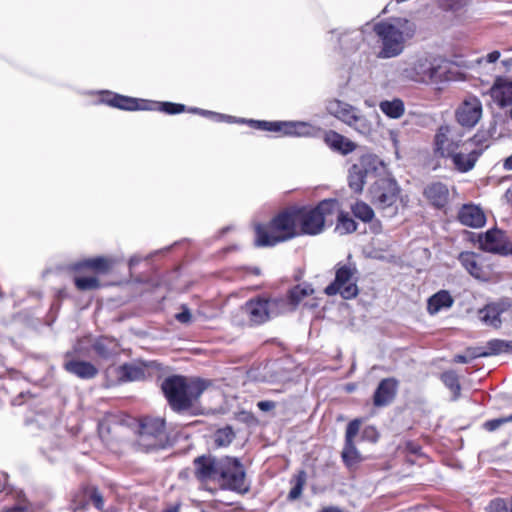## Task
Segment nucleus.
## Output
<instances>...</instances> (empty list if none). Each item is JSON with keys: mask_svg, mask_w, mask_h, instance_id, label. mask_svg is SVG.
<instances>
[{"mask_svg": "<svg viewBox=\"0 0 512 512\" xmlns=\"http://www.w3.org/2000/svg\"><path fill=\"white\" fill-rule=\"evenodd\" d=\"M353 215L359 220L368 223L371 222L375 216V213L370 205L363 201H357L351 206Z\"/></svg>", "mask_w": 512, "mask_h": 512, "instance_id": "nucleus-37", "label": "nucleus"}, {"mask_svg": "<svg viewBox=\"0 0 512 512\" xmlns=\"http://www.w3.org/2000/svg\"><path fill=\"white\" fill-rule=\"evenodd\" d=\"M341 456L347 467H352L362 461L354 442H345Z\"/></svg>", "mask_w": 512, "mask_h": 512, "instance_id": "nucleus-36", "label": "nucleus"}, {"mask_svg": "<svg viewBox=\"0 0 512 512\" xmlns=\"http://www.w3.org/2000/svg\"><path fill=\"white\" fill-rule=\"evenodd\" d=\"M458 219L463 225L472 228H480L486 223L483 210L474 204L463 205L458 212Z\"/></svg>", "mask_w": 512, "mask_h": 512, "instance_id": "nucleus-24", "label": "nucleus"}, {"mask_svg": "<svg viewBox=\"0 0 512 512\" xmlns=\"http://www.w3.org/2000/svg\"><path fill=\"white\" fill-rule=\"evenodd\" d=\"M200 111H201V109H199V108H192V109H190V112H193V113L200 114Z\"/></svg>", "mask_w": 512, "mask_h": 512, "instance_id": "nucleus-62", "label": "nucleus"}, {"mask_svg": "<svg viewBox=\"0 0 512 512\" xmlns=\"http://www.w3.org/2000/svg\"><path fill=\"white\" fill-rule=\"evenodd\" d=\"M307 479L306 472L300 470L291 480L293 487L291 488L288 499L290 501L297 500L301 495Z\"/></svg>", "mask_w": 512, "mask_h": 512, "instance_id": "nucleus-38", "label": "nucleus"}, {"mask_svg": "<svg viewBox=\"0 0 512 512\" xmlns=\"http://www.w3.org/2000/svg\"><path fill=\"white\" fill-rule=\"evenodd\" d=\"M234 436L230 427L220 429L215 434V444L219 447L227 446L233 441Z\"/></svg>", "mask_w": 512, "mask_h": 512, "instance_id": "nucleus-43", "label": "nucleus"}, {"mask_svg": "<svg viewBox=\"0 0 512 512\" xmlns=\"http://www.w3.org/2000/svg\"><path fill=\"white\" fill-rule=\"evenodd\" d=\"M357 270L351 264H338L335 271V279L329 284L324 292L328 296L340 294L343 299L355 298L359 289L357 286Z\"/></svg>", "mask_w": 512, "mask_h": 512, "instance_id": "nucleus-12", "label": "nucleus"}, {"mask_svg": "<svg viewBox=\"0 0 512 512\" xmlns=\"http://www.w3.org/2000/svg\"><path fill=\"white\" fill-rule=\"evenodd\" d=\"M321 512H343V511L341 509H339L338 507L330 506V507H326V508L322 509Z\"/></svg>", "mask_w": 512, "mask_h": 512, "instance_id": "nucleus-59", "label": "nucleus"}, {"mask_svg": "<svg viewBox=\"0 0 512 512\" xmlns=\"http://www.w3.org/2000/svg\"><path fill=\"white\" fill-rule=\"evenodd\" d=\"M491 97L501 107L512 103V81L498 78L490 90Z\"/></svg>", "mask_w": 512, "mask_h": 512, "instance_id": "nucleus-27", "label": "nucleus"}, {"mask_svg": "<svg viewBox=\"0 0 512 512\" xmlns=\"http://www.w3.org/2000/svg\"><path fill=\"white\" fill-rule=\"evenodd\" d=\"M467 0H444V7L451 10H458L466 4Z\"/></svg>", "mask_w": 512, "mask_h": 512, "instance_id": "nucleus-53", "label": "nucleus"}, {"mask_svg": "<svg viewBox=\"0 0 512 512\" xmlns=\"http://www.w3.org/2000/svg\"><path fill=\"white\" fill-rule=\"evenodd\" d=\"M363 438L364 439H367L371 442H376L378 440V432L377 430L372 427V426H368L364 429L363 431Z\"/></svg>", "mask_w": 512, "mask_h": 512, "instance_id": "nucleus-52", "label": "nucleus"}, {"mask_svg": "<svg viewBox=\"0 0 512 512\" xmlns=\"http://www.w3.org/2000/svg\"><path fill=\"white\" fill-rule=\"evenodd\" d=\"M454 299L447 290H440L432 295L427 302V311L430 315H435L443 309H449L453 306Z\"/></svg>", "mask_w": 512, "mask_h": 512, "instance_id": "nucleus-29", "label": "nucleus"}, {"mask_svg": "<svg viewBox=\"0 0 512 512\" xmlns=\"http://www.w3.org/2000/svg\"><path fill=\"white\" fill-rule=\"evenodd\" d=\"M512 352V341H506L501 339H493L487 342L485 348H476L471 353L472 358L477 357H488L492 355H498L501 353Z\"/></svg>", "mask_w": 512, "mask_h": 512, "instance_id": "nucleus-28", "label": "nucleus"}, {"mask_svg": "<svg viewBox=\"0 0 512 512\" xmlns=\"http://www.w3.org/2000/svg\"><path fill=\"white\" fill-rule=\"evenodd\" d=\"M437 73L435 60L427 54L400 62L396 68L397 78L404 82L428 84L436 78Z\"/></svg>", "mask_w": 512, "mask_h": 512, "instance_id": "nucleus-6", "label": "nucleus"}, {"mask_svg": "<svg viewBox=\"0 0 512 512\" xmlns=\"http://www.w3.org/2000/svg\"><path fill=\"white\" fill-rule=\"evenodd\" d=\"M91 505L98 511H102L104 506L103 496L96 487L85 486L74 495L72 507L74 511H87Z\"/></svg>", "mask_w": 512, "mask_h": 512, "instance_id": "nucleus-19", "label": "nucleus"}, {"mask_svg": "<svg viewBox=\"0 0 512 512\" xmlns=\"http://www.w3.org/2000/svg\"><path fill=\"white\" fill-rule=\"evenodd\" d=\"M482 116V104L478 97L468 95L456 110V119L461 126L474 127Z\"/></svg>", "mask_w": 512, "mask_h": 512, "instance_id": "nucleus-16", "label": "nucleus"}, {"mask_svg": "<svg viewBox=\"0 0 512 512\" xmlns=\"http://www.w3.org/2000/svg\"><path fill=\"white\" fill-rule=\"evenodd\" d=\"M74 283L80 291L94 290L100 287L99 279L96 276L78 274L74 277Z\"/></svg>", "mask_w": 512, "mask_h": 512, "instance_id": "nucleus-39", "label": "nucleus"}, {"mask_svg": "<svg viewBox=\"0 0 512 512\" xmlns=\"http://www.w3.org/2000/svg\"><path fill=\"white\" fill-rule=\"evenodd\" d=\"M182 311L175 315V318L178 322L182 324H188L191 322L192 314L189 308L186 305H182Z\"/></svg>", "mask_w": 512, "mask_h": 512, "instance_id": "nucleus-51", "label": "nucleus"}, {"mask_svg": "<svg viewBox=\"0 0 512 512\" xmlns=\"http://www.w3.org/2000/svg\"><path fill=\"white\" fill-rule=\"evenodd\" d=\"M341 208L336 199H324L315 207L295 208L300 234L318 235L323 232L329 216L336 214Z\"/></svg>", "mask_w": 512, "mask_h": 512, "instance_id": "nucleus-5", "label": "nucleus"}, {"mask_svg": "<svg viewBox=\"0 0 512 512\" xmlns=\"http://www.w3.org/2000/svg\"><path fill=\"white\" fill-rule=\"evenodd\" d=\"M441 379L445 386L454 393V398H457L461 390L457 374L454 371H446L442 374Z\"/></svg>", "mask_w": 512, "mask_h": 512, "instance_id": "nucleus-41", "label": "nucleus"}, {"mask_svg": "<svg viewBox=\"0 0 512 512\" xmlns=\"http://www.w3.org/2000/svg\"><path fill=\"white\" fill-rule=\"evenodd\" d=\"M113 264L114 262L109 258L96 257L78 262L77 264L74 265V269L76 271H81L83 269H91L97 274H106L109 272Z\"/></svg>", "mask_w": 512, "mask_h": 512, "instance_id": "nucleus-32", "label": "nucleus"}, {"mask_svg": "<svg viewBox=\"0 0 512 512\" xmlns=\"http://www.w3.org/2000/svg\"><path fill=\"white\" fill-rule=\"evenodd\" d=\"M143 260L142 257L138 256V255H134L132 256L130 259H129V267L130 268H133L135 267L136 265H138L141 261Z\"/></svg>", "mask_w": 512, "mask_h": 512, "instance_id": "nucleus-56", "label": "nucleus"}, {"mask_svg": "<svg viewBox=\"0 0 512 512\" xmlns=\"http://www.w3.org/2000/svg\"><path fill=\"white\" fill-rule=\"evenodd\" d=\"M235 122L244 123L245 119H236ZM247 123L256 129L279 133L290 137H317L321 128L305 121H261L248 120Z\"/></svg>", "mask_w": 512, "mask_h": 512, "instance_id": "nucleus-8", "label": "nucleus"}, {"mask_svg": "<svg viewBox=\"0 0 512 512\" xmlns=\"http://www.w3.org/2000/svg\"><path fill=\"white\" fill-rule=\"evenodd\" d=\"M251 326L262 325L272 318L283 315L276 296H257L242 306Z\"/></svg>", "mask_w": 512, "mask_h": 512, "instance_id": "nucleus-10", "label": "nucleus"}, {"mask_svg": "<svg viewBox=\"0 0 512 512\" xmlns=\"http://www.w3.org/2000/svg\"><path fill=\"white\" fill-rule=\"evenodd\" d=\"M179 508H180L179 505H174V506L166 509L165 512H179Z\"/></svg>", "mask_w": 512, "mask_h": 512, "instance_id": "nucleus-60", "label": "nucleus"}, {"mask_svg": "<svg viewBox=\"0 0 512 512\" xmlns=\"http://www.w3.org/2000/svg\"><path fill=\"white\" fill-rule=\"evenodd\" d=\"M71 353L66 354V360L64 362V369L75 375L76 377L84 380L93 379L98 374V369L90 362L69 359Z\"/></svg>", "mask_w": 512, "mask_h": 512, "instance_id": "nucleus-22", "label": "nucleus"}, {"mask_svg": "<svg viewBox=\"0 0 512 512\" xmlns=\"http://www.w3.org/2000/svg\"><path fill=\"white\" fill-rule=\"evenodd\" d=\"M360 426V419H354L348 423L346 427L345 442H354V438L359 433Z\"/></svg>", "mask_w": 512, "mask_h": 512, "instance_id": "nucleus-45", "label": "nucleus"}, {"mask_svg": "<svg viewBox=\"0 0 512 512\" xmlns=\"http://www.w3.org/2000/svg\"><path fill=\"white\" fill-rule=\"evenodd\" d=\"M314 289L311 284L302 283L291 287L285 296H276L282 314L294 312L303 300L312 295Z\"/></svg>", "mask_w": 512, "mask_h": 512, "instance_id": "nucleus-17", "label": "nucleus"}, {"mask_svg": "<svg viewBox=\"0 0 512 512\" xmlns=\"http://www.w3.org/2000/svg\"><path fill=\"white\" fill-rule=\"evenodd\" d=\"M426 199L437 208H444L449 201L448 187L441 182H434L424 189Z\"/></svg>", "mask_w": 512, "mask_h": 512, "instance_id": "nucleus-26", "label": "nucleus"}, {"mask_svg": "<svg viewBox=\"0 0 512 512\" xmlns=\"http://www.w3.org/2000/svg\"><path fill=\"white\" fill-rule=\"evenodd\" d=\"M217 483L222 489L238 493H246L249 491V484L246 481L244 467L237 458L222 457Z\"/></svg>", "mask_w": 512, "mask_h": 512, "instance_id": "nucleus-11", "label": "nucleus"}, {"mask_svg": "<svg viewBox=\"0 0 512 512\" xmlns=\"http://www.w3.org/2000/svg\"><path fill=\"white\" fill-rule=\"evenodd\" d=\"M479 317L486 325L498 328L503 321L512 318V305L506 300L487 304L479 311Z\"/></svg>", "mask_w": 512, "mask_h": 512, "instance_id": "nucleus-15", "label": "nucleus"}, {"mask_svg": "<svg viewBox=\"0 0 512 512\" xmlns=\"http://www.w3.org/2000/svg\"><path fill=\"white\" fill-rule=\"evenodd\" d=\"M209 382L202 379L187 380L183 376H171L162 383V390L171 408L176 412L189 411Z\"/></svg>", "mask_w": 512, "mask_h": 512, "instance_id": "nucleus-1", "label": "nucleus"}, {"mask_svg": "<svg viewBox=\"0 0 512 512\" xmlns=\"http://www.w3.org/2000/svg\"><path fill=\"white\" fill-rule=\"evenodd\" d=\"M373 30L381 42L378 58L389 59L399 56L407 39L413 37L415 27L406 19L381 21L374 25Z\"/></svg>", "mask_w": 512, "mask_h": 512, "instance_id": "nucleus-2", "label": "nucleus"}, {"mask_svg": "<svg viewBox=\"0 0 512 512\" xmlns=\"http://www.w3.org/2000/svg\"><path fill=\"white\" fill-rule=\"evenodd\" d=\"M512 254V243L507 241V250H505L504 255Z\"/></svg>", "mask_w": 512, "mask_h": 512, "instance_id": "nucleus-61", "label": "nucleus"}, {"mask_svg": "<svg viewBox=\"0 0 512 512\" xmlns=\"http://www.w3.org/2000/svg\"><path fill=\"white\" fill-rule=\"evenodd\" d=\"M167 440L165 421L158 417H144L140 422L139 444L147 450L162 448Z\"/></svg>", "mask_w": 512, "mask_h": 512, "instance_id": "nucleus-13", "label": "nucleus"}, {"mask_svg": "<svg viewBox=\"0 0 512 512\" xmlns=\"http://www.w3.org/2000/svg\"><path fill=\"white\" fill-rule=\"evenodd\" d=\"M18 502L13 507L5 509L3 512H29V504L22 495H18Z\"/></svg>", "mask_w": 512, "mask_h": 512, "instance_id": "nucleus-50", "label": "nucleus"}, {"mask_svg": "<svg viewBox=\"0 0 512 512\" xmlns=\"http://www.w3.org/2000/svg\"><path fill=\"white\" fill-rule=\"evenodd\" d=\"M398 381L394 378L381 380L373 395V403L377 407L390 404L396 396Z\"/></svg>", "mask_w": 512, "mask_h": 512, "instance_id": "nucleus-21", "label": "nucleus"}, {"mask_svg": "<svg viewBox=\"0 0 512 512\" xmlns=\"http://www.w3.org/2000/svg\"><path fill=\"white\" fill-rule=\"evenodd\" d=\"M113 370L121 382L139 381L146 376L145 368L139 364H124Z\"/></svg>", "mask_w": 512, "mask_h": 512, "instance_id": "nucleus-30", "label": "nucleus"}, {"mask_svg": "<svg viewBox=\"0 0 512 512\" xmlns=\"http://www.w3.org/2000/svg\"><path fill=\"white\" fill-rule=\"evenodd\" d=\"M379 108L383 114L392 119L402 117L405 112L404 102L400 98L381 101Z\"/></svg>", "mask_w": 512, "mask_h": 512, "instance_id": "nucleus-34", "label": "nucleus"}, {"mask_svg": "<svg viewBox=\"0 0 512 512\" xmlns=\"http://www.w3.org/2000/svg\"><path fill=\"white\" fill-rule=\"evenodd\" d=\"M200 114L203 115V116H206V117H210V118H212L213 120H215L217 122H221V121L233 122V121H236L235 117L224 115V114H219V113H216V112H212V111H208V110H203V109H201Z\"/></svg>", "mask_w": 512, "mask_h": 512, "instance_id": "nucleus-48", "label": "nucleus"}, {"mask_svg": "<svg viewBox=\"0 0 512 512\" xmlns=\"http://www.w3.org/2000/svg\"><path fill=\"white\" fill-rule=\"evenodd\" d=\"M500 58V52L495 50L490 53H488L484 58H481L478 60V63H481L482 61H486L488 63H494Z\"/></svg>", "mask_w": 512, "mask_h": 512, "instance_id": "nucleus-54", "label": "nucleus"}, {"mask_svg": "<svg viewBox=\"0 0 512 512\" xmlns=\"http://www.w3.org/2000/svg\"><path fill=\"white\" fill-rule=\"evenodd\" d=\"M200 114L203 115V116H206V117H210V118H212L213 120H215L217 122H221V121L233 122V121H236L235 117L224 115V114H219V113H216V112H212V111H208V110H203V109H201Z\"/></svg>", "mask_w": 512, "mask_h": 512, "instance_id": "nucleus-49", "label": "nucleus"}, {"mask_svg": "<svg viewBox=\"0 0 512 512\" xmlns=\"http://www.w3.org/2000/svg\"><path fill=\"white\" fill-rule=\"evenodd\" d=\"M473 146H474V143L471 140L464 141L461 144V147L456 151V154H463V156L461 158L462 162H466L467 161V156L466 155H470V154H475L476 155V161L478 160V158L482 154V150L481 149H476Z\"/></svg>", "mask_w": 512, "mask_h": 512, "instance_id": "nucleus-44", "label": "nucleus"}, {"mask_svg": "<svg viewBox=\"0 0 512 512\" xmlns=\"http://www.w3.org/2000/svg\"><path fill=\"white\" fill-rule=\"evenodd\" d=\"M479 244L485 251L503 255L507 250V236L502 230L492 228L480 236Z\"/></svg>", "mask_w": 512, "mask_h": 512, "instance_id": "nucleus-20", "label": "nucleus"}, {"mask_svg": "<svg viewBox=\"0 0 512 512\" xmlns=\"http://www.w3.org/2000/svg\"><path fill=\"white\" fill-rule=\"evenodd\" d=\"M369 194L372 204L384 217L392 218L397 215L400 187L393 178L377 179L369 188Z\"/></svg>", "mask_w": 512, "mask_h": 512, "instance_id": "nucleus-7", "label": "nucleus"}, {"mask_svg": "<svg viewBox=\"0 0 512 512\" xmlns=\"http://www.w3.org/2000/svg\"><path fill=\"white\" fill-rule=\"evenodd\" d=\"M107 376L109 379H111V367L107 369Z\"/></svg>", "mask_w": 512, "mask_h": 512, "instance_id": "nucleus-63", "label": "nucleus"}, {"mask_svg": "<svg viewBox=\"0 0 512 512\" xmlns=\"http://www.w3.org/2000/svg\"><path fill=\"white\" fill-rule=\"evenodd\" d=\"M102 103H106L112 107H116L122 110H152L154 109L152 107L153 104L150 103V101L138 99V98H132L128 96H123L116 93H111L108 91H105L102 93V97L100 99Z\"/></svg>", "mask_w": 512, "mask_h": 512, "instance_id": "nucleus-18", "label": "nucleus"}, {"mask_svg": "<svg viewBox=\"0 0 512 512\" xmlns=\"http://www.w3.org/2000/svg\"><path fill=\"white\" fill-rule=\"evenodd\" d=\"M153 110H159L162 112H165L167 114H178L185 111V105L183 104H176L171 102H154L150 101Z\"/></svg>", "mask_w": 512, "mask_h": 512, "instance_id": "nucleus-42", "label": "nucleus"}, {"mask_svg": "<svg viewBox=\"0 0 512 512\" xmlns=\"http://www.w3.org/2000/svg\"><path fill=\"white\" fill-rule=\"evenodd\" d=\"M454 361L457 362V363H467L468 362V358L465 355H456L454 357Z\"/></svg>", "mask_w": 512, "mask_h": 512, "instance_id": "nucleus-58", "label": "nucleus"}, {"mask_svg": "<svg viewBox=\"0 0 512 512\" xmlns=\"http://www.w3.org/2000/svg\"><path fill=\"white\" fill-rule=\"evenodd\" d=\"M295 208L275 216L268 225L255 226V245L258 247L275 246L299 235Z\"/></svg>", "mask_w": 512, "mask_h": 512, "instance_id": "nucleus-3", "label": "nucleus"}, {"mask_svg": "<svg viewBox=\"0 0 512 512\" xmlns=\"http://www.w3.org/2000/svg\"><path fill=\"white\" fill-rule=\"evenodd\" d=\"M464 141L461 140L460 135L455 129L449 126H441L437 130L434 138V153L443 158H450L454 168L462 173L468 172L476 164V155L470 154L467 156V161L462 162L463 154H456V151L461 147Z\"/></svg>", "mask_w": 512, "mask_h": 512, "instance_id": "nucleus-4", "label": "nucleus"}, {"mask_svg": "<svg viewBox=\"0 0 512 512\" xmlns=\"http://www.w3.org/2000/svg\"><path fill=\"white\" fill-rule=\"evenodd\" d=\"M337 213L338 223L336 230H338L341 234H348L356 231L357 223L349 216L348 213L340 210Z\"/></svg>", "mask_w": 512, "mask_h": 512, "instance_id": "nucleus-40", "label": "nucleus"}, {"mask_svg": "<svg viewBox=\"0 0 512 512\" xmlns=\"http://www.w3.org/2000/svg\"><path fill=\"white\" fill-rule=\"evenodd\" d=\"M512 422V414H510L508 417L505 418H498V419H492L489 421H486L484 423V428L488 431H495L498 429L502 424Z\"/></svg>", "mask_w": 512, "mask_h": 512, "instance_id": "nucleus-47", "label": "nucleus"}, {"mask_svg": "<svg viewBox=\"0 0 512 512\" xmlns=\"http://www.w3.org/2000/svg\"><path fill=\"white\" fill-rule=\"evenodd\" d=\"M366 178L362 170L355 163L349 168L348 184L354 192L361 193L363 191Z\"/></svg>", "mask_w": 512, "mask_h": 512, "instance_id": "nucleus-35", "label": "nucleus"}, {"mask_svg": "<svg viewBox=\"0 0 512 512\" xmlns=\"http://www.w3.org/2000/svg\"><path fill=\"white\" fill-rule=\"evenodd\" d=\"M503 168L507 171L512 170V154L504 160Z\"/></svg>", "mask_w": 512, "mask_h": 512, "instance_id": "nucleus-57", "label": "nucleus"}, {"mask_svg": "<svg viewBox=\"0 0 512 512\" xmlns=\"http://www.w3.org/2000/svg\"><path fill=\"white\" fill-rule=\"evenodd\" d=\"M222 464V458H216L212 455H201L194 459V475L201 483L216 482L219 478V471Z\"/></svg>", "mask_w": 512, "mask_h": 512, "instance_id": "nucleus-14", "label": "nucleus"}, {"mask_svg": "<svg viewBox=\"0 0 512 512\" xmlns=\"http://www.w3.org/2000/svg\"><path fill=\"white\" fill-rule=\"evenodd\" d=\"M355 164L362 170L366 177L378 175L385 170L384 162L374 154L362 155Z\"/></svg>", "mask_w": 512, "mask_h": 512, "instance_id": "nucleus-31", "label": "nucleus"}, {"mask_svg": "<svg viewBox=\"0 0 512 512\" xmlns=\"http://www.w3.org/2000/svg\"><path fill=\"white\" fill-rule=\"evenodd\" d=\"M393 142H394V145H396V144H397V139H396V137H395V136H393Z\"/></svg>", "mask_w": 512, "mask_h": 512, "instance_id": "nucleus-64", "label": "nucleus"}, {"mask_svg": "<svg viewBox=\"0 0 512 512\" xmlns=\"http://www.w3.org/2000/svg\"><path fill=\"white\" fill-rule=\"evenodd\" d=\"M92 347L95 353L104 359H108L118 353L117 341L109 337H100L96 339Z\"/></svg>", "mask_w": 512, "mask_h": 512, "instance_id": "nucleus-33", "label": "nucleus"}, {"mask_svg": "<svg viewBox=\"0 0 512 512\" xmlns=\"http://www.w3.org/2000/svg\"><path fill=\"white\" fill-rule=\"evenodd\" d=\"M487 512H509V509L507 507V504L505 500L497 498L492 500L488 507Z\"/></svg>", "mask_w": 512, "mask_h": 512, "instance_id": "nucleus-46", "label": "nucleus"}, {"mask_svg": "<svg viewBox=\"0 0 512 512\" xmlns=\"http://www.w3.org/2000/svg\"><path fill=\"white\" fill-rule=\"evenodd\" d=\"M324 142L332 151L341 155H348L357 148L355 142L333 130L325 132Z\"/></svg>", "mask_w": 512, "mask_h": 512, "instance_id": "nucleus-23", "label": "nucleus"}, {"mask_svg": "<svg viewBox=\"0 0 512 512\" xmlns=\"http://www.w3.org/2000/svg\"><path fill=\"white\" fill-rule=\"evenodd\" d=\"M257 407L261 411L267 412L275 408V403L273 401H259Z\"/></svg>", "mask_w": 512, "mask_h": 512, "instance_id": "nucleus-55", "label": "nucleus"}, {"mask_svg": "<svg viewBox=\"0 0 512 512\" xmlns=\"http://www.w3.org/2000/svg\"><path fill=\"white\" fill-rule=\"evenodd\" d=\"M326 110L330 115L345 123L361 135L368 136L373 131L372 122L361 114L357 107L349 103L332 99L327 102Z\"/></svg>", "mask_w": 512, "mask_h": 512, "instance_id": "nucleus-9", "label": "nucleus"}, {"mask_svg": "<svg viewBox=\"0 0 512 512\" xmlns=\"http://www.w3.org/2000/svg\"><path fill=\"white\" fill-rule=\"evenodd\" d=\"M459 262L464 269L474 278L485 280L488 273L482 265V257L474 252H462L458 257Z\"/></svg>", "mask_w": 512, "mask_h": 512, "instance_id": "nucleus-25", "label": "nucleus"}]
</instances>
